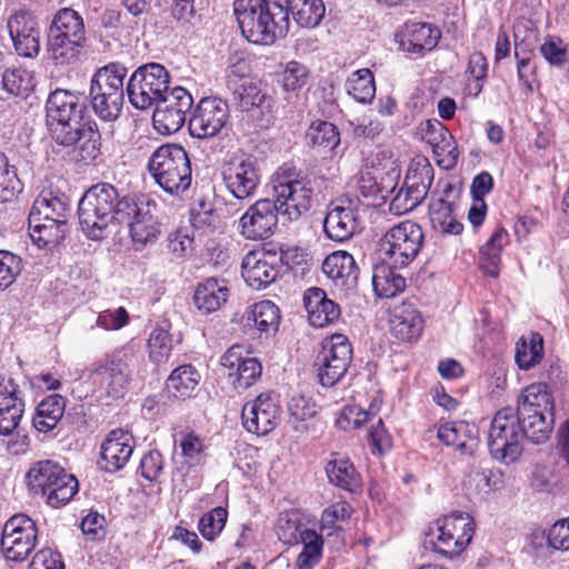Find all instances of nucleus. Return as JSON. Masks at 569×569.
I'll return each mask as SVG.
<instances>
[{
	"label": "nucleus",
	"instance_id": "obj_1",
	"mask_svg": "<svg viewBox=\"0 0 569 569\" xmlns=\"http://www.w3.org/2000/svg\"><path fill=\"white\" fill-rule=\"evenodd\" d=\"M87 43L84 19L77 10L60 8L52 17L47 34V50L58 64L78 59Z\"/></svg>",
	"mask_w": 569,
	"mask_h": 569
},
{
	"label": "nucleus",
	"instance_id": "obj_2",
	"mask_svg": "<svg viewBox=\"0 0 569 569\" xmlns=\"http://www.w3.org/2000/svg\"><path fill=\"white\" fill-rule=\"evenodd\" d=\"M523 439L532 443L546 442L553 428V400L547 386L533 383L522 390L517 400Z\"/></svg>",
	"mask_w": 569,
	"mask_h": 569
},
{
	"label": "nucleus",
	"instance_id": "obj_3",
	"mask_svg": "<svg viewBox=\"0 0 569 569\" xmlns=\"http://www.w3.org/2000/svg\"><path fill=\"white\" fill-rule=\"evenodd\" d=\"M126 76L127 68L119 62H110L93 73L89 87V101L92 111L101 120L111 122L120 117L124 101Z\"/></svg>",
	"mask_w": 569,
	"mask_h": 569
},
{
	"label": "nucleus",
	"instance_id": "obj_4",
	"mask_svg": "<svg viewBox=\"0 0 569 569\" xmlns=\"http://www.w3.org/2000/svg\"><path fill=\"white\" fill-rule=\"evenodd\" d=\"M118 190L114 186L100 182L90 187L79 201L78 216L83 233L91 240H102L114 221V201Z\"/></svg>",
	"mask_w": 569,
	"mask_h": 569
},
{
	"label": "nucleus",
	"instance_id": "obj_5",
	"mask_svg": "<svg viewBox=\"0 0 569 569\" xmlns=\"http://www.w3.org/2000/svg\"><path fill=\"white\" fill-rule=\"evenodd\" d=\"M46 110L52 139L63 147L74 146L79 139L77 128L83 123L86 111L81 97L57 89L50 93Z\"/></svg>",
	"mask_w": 569,
	"mask_h": 569
},
{
	"label": "nucleus",
	"instance_id": "obj_6",
	"mask_svg": "<svg viewBox=\"0 0 569 569\" xmlns=\"http://www.w3.org/2000/svg\"><path fill=\"white\" fill-rule=\"evenodd\" d=\"M148 169L156 182L170 194L178 196L191 186V163L187 151L181 146H160L151 154Z\"/></svg>",
	"mask_w": 569,
	"mask_h": 569
},
{
	"label": "nucleus",
	"instance_id": "obj_7",
	"mask_svg": "<svg viewBox=\"0 0 569 569\" xmlns=\"http://www.w3.org/2000/svg\"><path fill=\"white\" fill-rule=\"evenodd\" d=\"M29 488L46 498L53 508L64 506L78 492V480L59 463L42 460L34 463L27 473Z\"/></svg>",
	"mask_w": 569,
	"mask_h": 569
},
{
	"label": "nucleus",
	"instance_id": "obj_8",
	"mask_svg": "<svg viewBox=\"0 0 569 569\" xmlns=\"http://www.w3.org/2000/svg\"><path fill=\"white\" fill-rule=\"evenodd\" d=\"M273 190V203L280 214L287 216L289 220H297L312 206L311 180L292 167L283 166L278 170Z\"/></svg>",
	"mask_w": 569,
	"mask_h": 569
},
{
	"label": "nucleus",
	"instance_id": "obj_9",
	"mask_svg": "<svg viewBox=\"0 0 569 569\" xmlns=\"http://www.w3.org/2000/svg\"><path fill=\"white\" fill-rule=\"evenodd\" d=\"M518 410L506 407L499 410L488 435L491 456L502 462H515L522 452L523 432L521 431Z\"/></svg>",
	"mask_w": 569,
	"mask_h": 569
},
{
	"label": "nucleus",
	"instance_id": "obj_10",
	"mask_svg": "<svg viewBox=\"0 0 569 569\" xmlns=\"http://www.w3.org/2000/svg\"><path fill=\"white\" fill-rule=\"evenodd\" d=\"M220 174L227 191L238 200L253 198L261 182L257 158L240 150L223 160Z\"/></svg>",
	"mask_w": 569,
	"mask_h": 569
},
{
	"label": "nucleus",
	"instance_id": "obj_11",
	"mask_svg": "<svg viewBox=\"0 0 569 569\" xmlns=\"http://www.w3.org/2000/svg\"><path fill=\"white\" fill-rule=\"evenodd\" d=\"M425 240L422 228L410 220L391 227L380 239L379 252L393 266L407 267L419 254Z\"/></svg>",
	"mask_w": 569,
	"mask_h": 569
},
{
	"label": "nucleus",
	"instance_id": "obj_12",
	"mask_svg": "<svg viewBox=\"0 0 569 569\" xmlns=\"http://www.w3.org/2000/svg\"><path fill=\"white\" fill-rule=\"evenodd\" d=\"M136 355L132 348L124 347L93 362L89 368L90 377L106 386L110 397H122L131 381Z\"/></svg>",
	"mask_w": 569,
	"mask_h": 569
},
{
	"label": "nucleus",
	"instance_id": "obj_13",
	"mask_svg": "<svg viewBox=\"0 0 569 569\" xmlns=\"http://www.w3.org/2000/svg\"><path fill=\"white\" fill-rule=\"evenodd\" d=\"M169 72L160 63H147L130 76L127 93L130 103L140 110H147L163 97L169 89Z\"/></svg>",
	"mask_w": 569,
	"mask_h": 569
},
{
	"label": "nucleus",
	"instance_id": "obj_14",
	"mask_svg": "<svg viewBox=\"0 0 569 569\" xmlns=\"http://www.w3.org/2000/svg\"><path fill=\"white\" fill-rule=\"evenodd\" d=\"M37 527L26 515L12 516L3 526L0 547L7 560L23 561L34 549Z\"/></svg>",
	"mask_w": 569,
	"mask_h": 569
},
{
	"label": "nucleus",
	"instance_id": "obj_15",
	"mask_svg": "<svg viewBox=\"0 0 569 569\" xmlns=\"http://www.w3.org/2000/svg\"><path fill=\"white\" fill-rule=\"evenodd\" d=\"M318 378L323 387H332L346 375L351 360L352 348L345 335H333L322 345L318 357Z\"/></svg>",
	"mask_w": 569,
	"mask_h": 569
},
{
	"label": "nucleus",
	"instance_id": "obj_16",
	"mask_svg": "<svg viewBox=\"0 0 569 569\" xmlns=\"http://www.w3.org/2000/svg\"><path fill=\"white\" fill-rule=\"evenodd\" d=\"M7 29L19 56L34 58L39 54L41 29L31 11L21 9L12 12L8 17Z\"/></svg>",
	"mask_w": 569,
	"mask_h": 569
},
{
	"label": "nucleus",
	"instance_id": "obj_17",
	"mask_svg": "<svg viewBox=\"0 0 569 569\" xmlns=\"http://www.w3.org/2000/svg\"><path fill=\"white\" fill-rule=\"evenodd\" d=\"M280 416L281 407L272 393H261L248 401L241 412L243 427L258 436L271 432L277 427Z\"/></svg>",
	"mask_w": 569,
	"mask_h": 569
},
{
	"label": "nucleus",
	"instance_id": "obj_18",
	"mask_svg": "<svg viewBox=\"0 0 569 569\" xmlns=\"http://www.w3.org/2000/svg\"><path fill=\"white\" fill-rule=\"evenodd\" d=\"M229 117L228 104L218 98H203L189 119V132L193 138L208 139L217 136Z\"/></svg>",
	"mask_w": 569,
	"mask_h": 569
},
{
	"label": "nucleus",
	"instance_id": "obj_19",
	"mask_svg": "<svg viewBox=\"0 0 569 569\" xmlns=\"http://www.w3.org/2000/svg\"><path fill=\"white\" fill-rule=\"evenodd\" d=\"M278 211L273 200L260 199L251 204L239 220L241 234L249 240L269 238L278 224Z\"/></svg>",
	"mask_w": 569,
	"mask_h": 569
},
{
	"label": "nucleus",
	"instance_id": "obj_20",
	"mask_svg": "<svg viewBox=\"0 0 569 569\" xmlns=\"http://www.w3.org/2000/svg\"><path fill=\"white\" fill-rule=\"evenodd\" d=\"M233 8L241 32L248 41L256 44L273 43L258 0H234Z\"/></svg>",
	"mask_w": 569,
	"mask_h": 569
},
{
	"label": "nucleus",
	"instance_id": "obj_21",
	"mask_svg": "<svg viewBox=\"0 0 569 569\" xmlns=\"http://www.w3.org/2000/svg\"><path fill=\"white\" fill-rule=\"evenodd\" d=\"M134 442L132 433L128 430H111L100 447L101 469L107 472L121 470L132 456Z\"/></svg>",
	"mask_w": 569,
	"mask_h": 569
},
{
	"label": "nucleus",
	"instance_id": "obj_22",
	"mask_svg": "<svg viewBox=\"0 0 569 569\" xmlns=\"http://www.w3.org/2000/svg\"><path fill=\"white\" fill-rule=\"evenodd\" d=\"M421 132L438 158V164L446 170L452 169L458 162L459 151L448 128L437 119H429L422 124Z\"/></svg>",
	"mask_w": 569,
	"mask_h": 569
},
{
	"label": "nucleus",
	"instance_id": "obj_23",
	"mask_svg": "<svg viewBox=\"0 0 569 569\" xmlns=\"http://www.w3.org/2000/svg\"><path fill=\"white\" fill-rule=\"evenodd\" d=\"M24 412V400L11 378L0 377V435L9 436L17 428Z\"/></svg>",
	"mask_w": 569,
	"mask_h": 569
},
{
	"label": "nucleus",
	"instance_id": "obj_24",
	"mask_svg": "<svg viewBox=\"0 0 569 569\" xmlns=\"http://www.w3.org/2000/svg\"><path fill=\"white\" fill-rule=\"evenodd\" d=\"M242 278L251 288L263 289L271 284L280 273L276 256L249 252L242 260Z\"/></svg>",
	"mask_w": 569,
	"mask_h": 569
},
{
	"label": "nucleus",
	"instance_id": "obj_25",
	"mask_svg": "<svg viewBox=\"0 0 569 569\" xmlns=\"http://www.w3.org/2000/svg\"><path fill=\"white\" fill-rule=\"evenodd\" d=\"M303 305L308 321L312 327L323 328L340 318V307L327 297L323 289L311 287L303 293Z\"/></svg>",
	"mask_w": 569,
	"mask_h": 569
},
{
	"label": "nucleus",
	"instance_id": "obj_26",
	"mask_svg": "<svg viewBox=\"0 0 569 569\" xmlns=\"http://www.w3.org/2000/svg\"><path fill=\"white\" fill-rule=\"evenodd\" d=\"M29 233L39 248L59 244L68 232V219L46 217L30 210L28 217Z\"/></svg>",
	"mask_w": 569,
	"mask_h": 569
},
{
	"label": "nucleus",
	"instance_id": "obj_27",
	"mask_svg": "<svg viewBox=\"0 0 569 569\" xmlns=\"http://www.w3.org/2000/svg\"><path fill=\"white\" fill-rule=\"evenodd\" d=\"M323 273L341 289H352L358 281V268L353 257L347 251H336L322 262Z\"/></svg>",
	"mask_w": 569,
	"mask_h": 569
},
{
	"label": "nucleus",
	"instance_id": "obj_28",
	"mask_svg": "<svg viewBox=\"0 0 569 569\" xmlns=\"http://www.w3.org/2000/svg\"><path fill=\"white\" fill-rule=\"evenodd\" d=\"M397 37L402 51L421 53L422 51H430L437 46L440 31L431 24L413 22L407 24L405 31Z\"/></svg>",
	"mask_w": 569,
	"mask_h": 569
},
{
	"label": "nucleus",
	"instance_id": "obj_29",
	"mask_svg": "<svg viewBox=\"0 0 569 569\" xmlns=\"http://www.w3.org/2000/svg\"><path fill=\"white\" fill-rule=\"evenodd\" d=\"M423 329V319L420 312L411 305L397 307L390 319L391 335L403 342L416 341Z\"/></svg>",
	"mask_w": 569,
	"mask_h": 569
},
{
	"label": "nucleus",
	"instance_id": "obj_30",
	"mask_svg": "<svg viewBox=\"0 0 569 569\" xmlns=\"http://www.w3.org/2000/svg\"><path fill=\"white\" fill-rule=\"evenodd\" d=\"M357 229V213L351 206H335L329 209L323 220V230L333 241L350 239Z\"/></svg>",
	"mask_w": 569,
	"mask_h": 569
},
{
	"label": "nucleus",
	"instance_id": "obj_31",
	"mask_svg": "<svg viewBox=\"0 0 569 569\" xmlns=\"http://www.w3.org/2000/svg\"><path fill=\"white\" fill-rule=\"evenodd\" d=\"M228 297L229 289L224 281L208 278L196 287L193 303L202 315H209L219 310L227 302Z\"/></svg>",
	"mask_w": 569,
	"mask_h": 569
},
{
	"label": "nucleus",
	"instance_id": "obj_32",
	"mask_svg": "<svg viewBox=\"0 0 569 569\" xmlns=\"http://www.w3.org/2000/svg\"><path fill=\"white\" fill-rule=\"evenodd\" d=\"M468 532L452 537L450 531L442 530V521L439 519L435 528H430L426 533L423 546L427 549L437 551L446 557L453 558L469 543Z\"/></svg>",
	"mask_w": 569,
	"mask_h": 569
},
{
	"label": "nucleus",
	"instance_id": "obj_33",
	"mask_svg": "<svg viewBox=\"0 0 569 569\" xmlns=\"http://www.w3.org/2000/svg\"><path fill=\"white\" fill-rule=\"evenodd\" d=\"M400 266H393L388 259L375 264L372 274V286L376 295L380 298H393L406 288L405 278L396 269Z\"/></svg>",
	"mask_w": 569,
	"mask_h": 569
},
{
	"label": "nucleus",
	"instance_id": "obj_34",
	"mask_svg": "<svg viewBox=\"0 0 569 569\" xmlns=\"http://www.w3.org/2000/svg\"><path fill=\"white\" fill-rule=\"evenodd\" d=\"M326 473L331 485L353 492L360 488V476L353 463L346 457L332 453L326 465Z\"/></svg>",
	"mask_w": 569,
	"mask_h": 569
},
{
	"label": "nucleus",
	"instance_id": "obj_35",
	"mask_svg": "<svg viewBox=\"0 0 569 569\" xmlns=\"http://www.w3.org/2000/svg\"><path fill=\"white\" fill-rule=\"evenodd\" d=\"M181 460H174L173 476L186 477L191 470L200 467L204 460V445L193 432L186 433L179 441Z\"/></svg>",
	"mask_w": 569,
	"mask_h": 569
},
{
	"label": "nucleus",
	"instance_id": "obj_36",
	"mask_svg": "<svg viewBox=\"0 0 569 569\" xmlns=\"http://www.w3.org/2000/svg\"><path fill=\"white\" fill-rule=\"evenodd\" d=\"M280 323V311L270 300L254 303L246 316V327H253L260 335L269 337L277 332Z\"/></svg>",
	"mask_w": 569,
	"mask_h": 569
},
{
	"label": "nucleus",
	"instance_id": "obj_37",
	"mask_svg": "<svg viewBox=\"0 0 569 569\" xmlns=\"http://www.w3.org/2000/svg\"><path fill=\"white\" fill-rule=\"evenodd\" d=\"M67 400L60 395L44 398L37 407L32 425L39 432L53 430L63 417Z\"/></svg>",
	"mask_w": 569,
	"mask_h": 569
},
{
	"label": "nucleus",
	"instance_id": "obj_38",
	"mask_svg": "<svg viewBox=\"0 0 569 569\" xmlns=\"http://www.w3.org/2000/svg\"><path fill=\"white\" fill-rule=\"evenodd\" d=\"M289 0H258L264 20L268 22L273 42L278 38H284L289 31L290 18Z\"/></svg>",
	"mask_w": 569,
	"mask_h": 569
},
{
	"label": "nucleus",
	"instance_id": "obj_39",
	"mask_svg": "<svg viewBox=\"0 0 569 569\" xmlns=\"http://www.w3.org/2000/svg\"><path fill=\"white\" fill-rule=\"evenodd\" d=\"M456 204L443 197L433 199L430 202V219L435 229L447 234H459L463 224L456 219Z\"/></svg>",
	"mask_w": 569,
	"mask_h": 569
},
{
	"label": "nucleus",
	"instance_id": "obj_40",
	"mask_svg": "<svg viewBox=\"0 0 569 569\" xmlns=\"http://www.w3.org/2000/svg\"><path fill=\"white\" fill-rule=\"evenodd\" d=\"M200 381V373L191 366L183 365L174 369L167 379V390L178 399L192 396Z\"/></svg>",
	"mask_w": 569,
	"mask_h": 569
},
{
	"label": "nucleus",
	"instance_id": "obj_41",
	"mask_svg": "<svg viewBox=\"0 0 569 569\" xmlns=\"http://www.w3.org/2000/svg\"><path fill=\"white\" fill-rule=\"evenodd\" d=\"M289 16L301 28H316L319 26L326 13L322 0H289Z\"/></svg>",
	"mask_w": 569,
	"mask_h": 569
},
{
	"label": "nucleus",
	"instance_id": "obj_42",
	"mask_svg": "<svg viewBox=\"0 0 569 569\" xmlns=\"http://www.w3.org/2000/svg\"><path fill=\"white\" fill-rule=\"evenodd\" d=\"M31 210L37 214L56 217V221H60V218H69L70 203L68 197L63 193L42 190L33 201Z\"/></svg>",
	"mask_w": 569,
	"mask_h": 569
},
{
	"label": "nucleus",
	"instance_id": "obj_43",
	"mask_svg": "<svg viewBox=\"0 0 569 569\" xmlns=\"http://www.w3.org/2000/svg\"><path fill=\"white\" fill-rule=\"evenodd\" d=\"M156 203L150 202L146 209L129 224L130 234L134 242L148 243L154 241L160 233V223L154 217Z\"/></svg>",
	"mask_w": 569,
	"mask_h": 569
},
{
	"label": "nucleus",
	"instance_id": "obj_44",
	"mask_svg": "<svg viewBox=\"0 0 569 569\" xmlns=\"http://www.w3.org/2000/svg\"><path fill=\"white\" fill-rule=\"evenodd\" d=\"M1 86L9 96L27 99L34 89V78L27 69L7 68L2 73Z\"/></svg>",
	"mask_w": 569,
	"mask_h": 569
},
{
	"label": "nucleus",
	"instance_id": "obj_45",
	"mask_svg": "<svg viewBox=\"0 0 569 569\" xmlns=\"http://www.w3.org/2000/svg\"><path fill=\"white\" fill-rule=\"evenodd\" d=\"M543 357V338L538 332L521 337L516 345L515 359L520 369L529 370Z\"/></svg>",
	"mask_w": 569,
	"mask_h": 569
},
{
	"label": "nucleus",
	"instance_id": "obj_46",
	"mask_svg": "<svg viewBox=\"0 0 569 569\" xmlns=\"http://www.w3.org/2000/svg\"><path fill=\"white\" fill-rule=\"evenodd\" d=\"M507 239V231L497 229L480 249L481 268L490 277L499 274L500 253Z\"/></svg>",
	"mask_w": 569,
	"mask_h": 569
},
{
	"label": "nucleus",
	"instance_id": "obj_47",
	"mask_svg": "<svg viewBox=\"0 0 569 569\" xmlns=\"http://www.w3.org/2000/svg\"><path fill=\"white\" fill-rule=\"evenodd\" d=\"M306 140L319 151H331L339 144L340 133L333 123L318 120L308 128Z\"/></svg>",
	"mask_w": 569,
	"mask_h": 569
},
{
	"label": "nucleus",
	"instance_id": "obj_48",
	"mask_svg": "<svg viewBox=\"0 0 569 569\" xmlns=\"http://www.w3.org/2000/svg\"><path fill=\"white\" fill-rule=\"evenodd\" d=\"M346 89L356 101L371 102L376 94V84L372 72L365 68L359 69L348 78Z\"/></svg>",
	"mask_w": 569,
	"mask_h": 569
},
{
	"label": "nucleus",
	"instance_id": "obj_49",
	"mask_svg": "<svg viewBox=\"0 0 569 569\" xmlns=\"http://www.w3.org/2000/svg\"><path fill=\"white\" fill-rule=\"evenodd\" d=\"M147 347L149 359L154 366L166 365L173 350L172 336L163 328H154L149 336Z\"/></svg>",
	"mask_w": 569,
	"mask_h": 569
},
{
	"label": "nucleus",
	"instance_id": "obj_50",
	"mask_svg": "<svg viewBox=\"0 0 569 569\" xmlns=\"http://www.w3.org/2000/svg\"><path fill=\"white\" fill-rule=\"evenodd\" d=\"M114 202V221L129 226L140 214V209L143 208L144 210L151 201L143 196L136 193L121 194L118 191V199Z\"/></svg>",
	"mask_w": 569,
	"mask_h": 569
},
{
	"label": "nucleus",
	"instance_id": "obj_51",
	"mask_svg": "<svg viewBox=\"0 0 569 569\" xmlns=\"http://www.w3.org/2000/svg\"><path fill=\"white\" fill-rule=\"evenodd\" d=\"M152 120L154 128L162 134H171L179 131L186 123L187 113L172 109L162 103H156Z\"/></svg>",
	"mask_w": 569,
	"mask_h": 569
},
{
	"label": "nucleus",
	"instance_id": "obj_52",
	"mask_svg": "<svg viewBox=\"0 0 569 569\" xmlns=\"http://www.w3.org/2000/svg\"><path fill=\"white\" fill-rule=\"evenodd\" d=\"M80 143V157L82 160H94L100 154L101 134L96 122H84L77 128Z\"/></svg>",
	"mask_w": 569,
	"mask_h": 569
},
{
	"label": "nucleus",
	"instance_id": "obj_53",
	"mask_svg": "<svg viewBox=\"0 0 569 569\" xmlns=\"http://www.w3.org/2000/svg\"><path fill=\"white\" fill-rule=\"evenodd\" d=\"M515 57H535L533 52L538 43V32L528 27V22L518 21L513 26Z\"/></svg>",
	"mask_w": 569,
	"mask_h": 569
},
{
	"label": "nucleus",
	"instance_id": "obj_54",
	"mask_svg": "<svg viewBox=\"0 0 569 569\" xmlns=\"http://www.w3.org/2000/svg\"><path fill=\"white\" fill-rule=\"evenodd\" d=\"M262 367L256 358H246L234 371H229L228 376L232 379V385L237 389H246L253 385L260 378Z\"/></svg>",
	"mask_w": 569,
	"mask_h": 569
},
{
	"label": "nucleus",
	"instance_id": "obj_55",
	"mask_svg": "<svg viewBox=\"0 0 569 569\" xmlns=\"http://www.w3.org/2000/svg\"><path fill=\"white\" fill-rule=\"evenodd\" d=\"M228 511L223 507H216L206 512L199 520L198 529L207 540H213L224 528Z\"/></svg>",
	"mask_w": 569,
	"mask_h": 569
},
{
	"label": "nucleus",
	"instance_id": "obj_56",
	"mask_svg": "<svg viewBox=\"0 0 569 569\" xmlns=\"http://www.w3.org/2000/svg\"><path fill=\"white\" fill-rule=\"evenodd\" d=\"M309 78V71L306 66L297 61L287 63L282 74V88L286 91H296L306 86Z\"/></svg>",
	"mask_w": 569,
	"mask_h": 569
},
{
	"label": "nucleus",
	"instance_id": "obj_57",
	"mask_svg": "<svg viewBox=\"0 0 569 569\" xmlns=\"http://www.w3.org/2000/svg\"><path fill=\"white\" fill-rule=\"evenodd\" d=\"M20 271V257L9 251L0 250V288L6 289L11 286Z\"/></svg>",
	"mask_w": 569,
	"mask_h": 569
},
{
	"label": "nucleus",
	"instance_id": "obj_58",
	"mask_svg": "<svg viewBox=\"0 0 569 569\" xmlns=\"http://www.w3.org/2000/svg\"><path fill=\"white\" fill-rule=\"evenodd\" d=\"M433 176L435 170L430 162L426 158H420L410 164L405 181L430 189Z\"/></svg>",
	"mask_w": 569,
	"mask_h": 569
},
{
	"label": "nucleus",
	"instance_id": "obj_59",
	"mask_svg": "<svg viewBox=\"0 0 569 569\" xmlns=\"http://www.w3.org/2000/svg\"><path fill=\"white\" fill-rule=\"evenodd\" d=\"M442 530L450 531L452 537L465 535L468 531L469 542L472 539L473 533V521L468 513L458 512L450 516H446L441 519Z\"/></svg>",
	"mask_w": 569,
	"mask_h": 569
},
{
	"label": "nucleus",
	"instance_id": "obj_60",
	"mask_svg": "<svg viewBox=\"0 0 569 569\" xmlns=\"http://www.w3.org/2000/svg\"><path fill=\"white\" fill-rule=\"evenodd\" d=\"M442 530L450 531L452 537L465 535L468 531L469 542L472 539L473 533V521L468 513L458 512L450 516H446L441 519Z\"/></svg>",
	"mask_w": 569,
	"mask_h": 569
},
{
	"label": "nucleus",
	"instance_id": "obj_61",
	"mask_svg": "<svg viewBox=\"0 0 569 569\" xmlns=\"http://www.w3.org/2000/svg\"><path fill=\"white\" fill-rule=\"evenodd\" d=\"M159 103L188 113L193 106V98L191 93L183 87H174L171 90L168 89L167 92L163 93V97L159 100Z\"/></svg>",
	"mask_w": 569,
	"mask_h": 569
},
{
	"label": "nucleus",
	"instance_id": "obj_62",
	"mask_svg": "<svg viewBox=\"0 0 569 569\" xmlns=\"http://www.w3.org/2000/svg\"><path fill=\"white\" fill-rule=\"evenodd\" d=\"M163 467L164 460L158 450L149 451L140 461L141 476L149 481H156L162 473Z\"/></svg>",
	"mask_w": 569,
	"mask_h": 569
},
{
	"label": "nucleus",
	"instance_id": "obj_63",
	"mask_svg": "<svg viewBox=\"0 0 569 569\" xmlns=\"http://www.w3.org/2000/svg\"><path fill=\"white\" fill-rule=\"evenodd\" d=\"M548 543L557 550H569V517L551 526L548 533Z\"/></svg>",
	"mask_w": 569,
	"mask_h": 569
},
{
	"label": "nucleus",
	"instance_id": "obj_64",
	"mask_svg": "<svg viewBox=\"0 0 569 569\" xmlns=\"http://www.w3.org/2000/svg\"><path fill=\"white\" fill-rule=\"evenodd\" d=\"M29 569H64V565L58 552L47 548L36 552Z\"/></svg>",
	"mask_w": 569,
	"mask_h": 569
}]
</instances>
